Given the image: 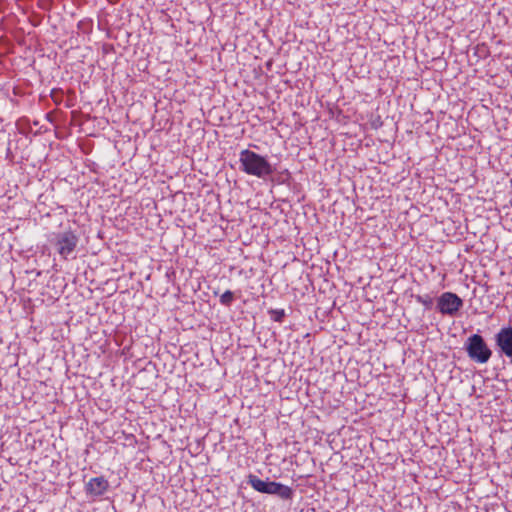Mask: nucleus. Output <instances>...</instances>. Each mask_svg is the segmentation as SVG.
Here are the masks:
<instances>
[{
	"mask_svg": "<svg viewBox=\"0 0 512 512\" xmlns=\"http://www.w3.org/2000/svg\"><path fill=\"white\" fill-rule=\"evenodd\" d=\"M247 483L257 492L277 495L282 500H290L293 497V490L291 487L279 482L270 481L269 479L262 480L254 474L248 475Z\"/></svg>",
	"mask_w": 512,
	"mask_h": 512,
	"instance_id": "f03ea898",
	"label": "nucleus"
},
{
	"mask_svg": "<svg viewBox=\"0 0 512 512\" xmlns=\"http://www.w3.org/2000/svg\"><path fill=\"white\" fill-rule=\"evenodd\" d=\"M239 162L240 169L244 173L261 179H265L274 172V168L264 156L248 149L240 152Z\"/></svg>",
	"mask_w": 512,
	"mask_h": 512,
	"instance_id": "f257e3e1",
	"label": "nucleus"
},
{
	"mask_svg": "<svg viewBox=\"0 0 512 512\" xmlns=\"http://www.w3.org/2000/svg\"><path fill=\"white\" fill-rule=\"evenodd\" d=\"M465 349L469 358L479 364L487 363L492 356L491 349L479 334L468 337L465 342Z\"/></svg>",
	"mask_w": 512,
	"mask_h": 512,
	"instance_id": "20e7f679",
	"label": "nucleus"
},
{
	"mask_svg": "<svg viewBox=\"0 0 512 512\" xmlns=\"http://www.w3.org/2000/svg\"><path fill=\"white\" fill-rule=\"evenodd\" d=\"M495 344L500 354L512 359V326L502 327L495 334Z\"/></svg>",
	"mask_w": 512,
	"mask_h": 512,
	"instance_id": "423d86ee",
	"label": "nucleus"
},
{
	"mask_svg": "<svg viewBox=\"0 0 512 512\" xmlns=\"http://www.w3.org/2000/svg\"><path fill=\"white\" fill-rule=\"evenodd\" d=\"M234 298V293L230 290H227L220 296V303L223 306L230 307L234 301Z\"/></svg>",
	"mask_w": 512,
	"mask_h": 512,
	"instance_id": "6e6552de",
	"label": "nucleus"
},
{
	"mask_svg": "<svg viewBox=\"0 0 512 512\" xmlns=\"http://www.w3.org/2000/svg\"><path fill=\"white\" fill-rule=\"evenodd\" d=\"M57 253L64 260L75 259L74 251L78 245L79 238L72 230H65L55 233L50 240Z\"/></svg>",
	"mask_w": 512,
	"mask_h": 512,
	"instance_id": "7ed1b4c3",
	"label": "nucleus"
},
{
	"mask_svg": "<svg viewBox=\"0 0 512 512\" xmlns=\"http://www.w3.org/2000/svg\"><path fill=\"white\" fill-rule=\"evenodd\" d=\"M268 313L271 319L275 322H282L284 317L286 316L284 309H270Z\"/></svg>",
	"mask_w": 512,
	"mask_h": 512,
	"instance_id": "1a4fd4ad",
	"label": "nucleus"
},
{
	"mask_svg": "<svg viewBox=\"0 0 512 512\" xmlns=\"http://www.w3.org/2000/svg\"><path fill=\"white\" fill-rule=\"evenodd\" d=\"M417 302L429 308L432 305V298L429 296H417Z\"/></svg>",
	"mask_w": 512,
	"mask_h": 512,
	"instance_id": "9d476101",
	"label": "nucleus"
},
{
	"mask_svg": "<svg viewBox=\"0 0 512 512\" xmlns=\"http://www.w3.org/2000/svg\"><path fill=\"white\" fill-rule=\"evenodd\" d=\"M108 487L109 483L103 476L94 477L85 484V492L91 497H101L106 493Z\"/></svg>",
	"mask_w": 512,
	"mask_h": 512,
	"instance_id": "0eeeda50",
	"label": "nucleus"
},
{
	"mask_svg": "<svg viewBox=\"0 0 512 512\" xmlns=\"http://www.w3.org/2000/svg\"><path fill=\"white\" fill-rule=\"evenodd\" d=\"M462 306L463 300L452 292H444L437 300V309L443 315L454 316Z\"/></svg>",
	"mask_w": 512,
	"mask_h": 512,
	"instance_id": "39448f33",
	"label": "nucleus"
}]
</instances>
